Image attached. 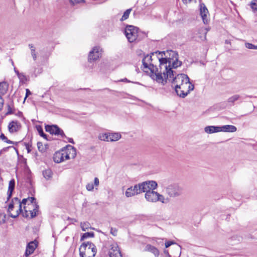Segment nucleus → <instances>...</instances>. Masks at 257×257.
<instances>
[{
	"mask_svg": "<svg viewBox=\"0 0 257 257\" xmlns=\"http://www.w3.org/2000/svg\"><path fill=\"white\" fill-rule=\"evenodd\" d=\"M147 184L144 182L135 185L134 187L131 186L128 188L125 192V195L126 197H131L136 195L143 193V191L146 189Z\"/></svg>",
	"mask_w": 257,
	"mask_h": 257,
	"instance_id": "nucleus-5",
	"label": "nucleus"
},
{
	"mask_svg": "<svg viewBox=\"0 0 257 257\" xmlns=\"http://www.w3.org/2000/svg\"><path fill=\"white\" fill-rule=\"evenodd\" d=\"M17 76L20 79V85L26 83V82L28 81V78L27 76L23 75V74L20 73L18 71Z\"/></svg>",
	"mask_w": 257,
	"mask_h": 257,
	"instance_id": "nucleus-25",
	"label": "nucleus"
},
{
	"mask_svg": "<svg viewBox=\"0 0 257 257\" xmlns=\"http://www.w3.org/2000/svg\"><path fill=\"white\" fill-rule=\"evenodd\" d=\"M29 47L30 49H31V51H32V49H35V47L32 44H29Z\"/></svg>",
	"mask_w": 257,
	"mask_h": 257,
	"instance_id": "nucleus-56",
	"label": "nucleus"
},
{
	"mask_svg": "<svg viewBox=\"0 0 257 257\" xmlns=\"http://www.w3.org/2000/svg\"><path fill=\"white\" fill-rule=\"evenodd\" d=\"M175 90L177 95L182 98H185L191 91L194 88L193 84L190 83V79H186L180 86L175 85L174 86Z\"/></svg>",
	"mask_w": 257,
	"mask_h": 257,
	"instance_id": "nucleus-3",
	"label": "nucleus"
},
{
	"mask_svg": "<svg viewBox=\"0 0 257 257\" xmlns=\"http://www.w3.org/2000/svg\"><path fill=\"white\" fill-rule=\"evenodd\" d=\"M31 92L30 91V90L29 89H26V95H25V97L24 98V101L23 102L24 103L25 101V100L26 99V98L31 94Z\"/></svg>",
	"mask_w": 257,
	"mask_h": 257,
	"instance_id": "nucleus-45",
	"label": "nucleus"
},
{
	"mask_svg": "<svg viewBox=\"0 0 257 257\" xmlns=\"http://www.w3.org/2000/svg\"><path fill=\"white\" fill-rule=\"evenodd\" d=\"M94 236V233L93 232H86L83 233L81 236V241L84 240L88 237H93Z\"/></svg>",
	"mask_w": 257,
	"mask_h": 257,
	"instance_id": "nucleus-29",
	"label": "nucleus"
},
{
	"mask_svg": "<svg viewBox=\"0 0 257 257\" xmlns=\"http://www.w3.org/2000/svg\"><path fill=\"white\" fill-rule=\"evenodd\" d=\"M36 200V199L34 197H29L28 201L30 202V204H28V209H30L32 207H35V205H37L36 203L34 204V201ZM35 203H36L35 202Z\"/></svg>",
	"mask_w": 257,
	"mask_h": 257,
	"instance_id": "nucleus-34",
	"label": "nucleus"
},
{
	"mask_svg": "<svg viewBox=\"0 0 257 257\" xmlns=\"http://www.w3.org/2000/svg\"><path fill=\"white\" fill-rule=\"evenodd\" d=\"M245 45V47L248 49L257 50V45H254L249 43H246Z\"/></svg>",
	"mask_w": 257,
	"mask_h": 257,
	"instance_id": "nucleus-40",
	"label": "nucleus"
},
{
	"mask_svg": "<svg viewBox=\"0 0 257 257\" xmlns=\"http://www.w3.org/2000/svg\"><path fill=\"white\" fill-rule=\"evenodd\" d=\"M109 257H122L120 251L117 244L113 245L109 251Z\"/></svg>",
	"mask_w": 257,
	"mask_h": 257,
	"instance_id": "nucleus-13",
	"label": "nucleus"
},
{
	"mask_svg": "<svg viewBox=\"0 0 257 257\" xmlns=\"http://www.w3.org/2000/svg\"><path fill=\"white\" fill-rule=\"evenodd\" d=\"M15 181L14 179H12L10 181L9 188L8 191V197L7 201L6 202L10 200L11 198L13 192L15 189Z\"/></svg>",
	"mask_w": 257,
	"mask_h": 257,
	"instance_id": "nucleus-17",
	"label": "nucleus"
},
{
	"mask_svg": "<svg viewBox=\"0 0 257 257\" xmlns=\"http://www.w3.org/2000/svg\"><path fill=\"white\" fill-rule=\"evenodd\" d=\"M167 194L171 198H177L183 193V188L177 183L169 185L166 188Z\"/></svg>",
	"mask_w": 257,
	"mask_h": 257,
	"instance_id": "nucleus-4",
	"label": "nucleus"
},
{
	"mask_svg": "<svg viewBox=\"0 0 257 257\" xmlns=\"http://www.w3.org/2000/svg\"><path fill=\"white\" fill-rule=\"evenodd\" d=\"M171 55V57L168 58V59H170L171 61V67L173 68H177L178 67L182 65V63L181 61L178 60V54L177 52L175 51H171V54L170 56Z\"/></svg>",
	"mask_w": 257,
	"mask_h": 257,
	"instance_id": "nucleus-10",
	"label": "nucleus"
},
{
	"mask_svg": "<svg viewBox=\"0 0 257 257\" xmlns=\"http://www.w3.org/2000/svg\"><path fill=\"white\" fill-rule=\"evenodd\" d=\"M22 116V112L21 111L17 112V116L21 117Z\"/></svg>",
	"mask_w": 257,
	"mask_h": 257,
	"instance_id": "nucleus-58",
	"label": "nucleus"
},
{
	"mask_svg": "<svg viewBox=\"0 0 257 257\" xmlns=\"http://www.w3.org/2000/svg\"><path fill=\"white\" fill-rule=\"evenodd\" d=\"M36 128H37V130L39 135L41 137H43L44 139H45V140H46L47 141L50 140V139L48 138L47 135L44 133L42 126L41 125H36Z\"/></svg>",
	"mask_w": 257,
	"mask_h": 257,
	"instance_id": "nucleus-23",
	"label": "nucleus"
},
{
	"mask_svg": "<svg viewBox=\"0 0 257 257\" xmlns=\"http://www.w3.org/2000/svg\"><path fill=\"white\" fill-rule=\"evenodd\" d=\"M144 183L147 184L146 189L143 191V192H146L145 197L146 200L151 202H157L158 193L154 191L157 187V182L155 181H147L144 182Z\"/></svg>",
	"mask_w": 257,
	"mask_h": 257,
	"instance_id": "nucleus-2",
	"label": "nucleus"
},
{
	"mask_svg": "<svg viewBox=\"0 0 257 257\" xmlns=\"http://www.w3.org/2000/svg\"><path fill=\"white\" fill-rule=\"evenodd\" d=\"M4 105V100L1 96H0V110L3 107Z\"/></svg>",
	"mask_w": 257,
	"mask_h": 257,
	"instance_id": "nucleus-51",
	"label": "nucleus"
},
{
	"mask_svg": "<svg viewBox=\"0 0 257 257\" xmlns=\"http://www.w3.org/2000/svg\"><path fill=\"white\" fill-rule=\"evenodd\" d=\"M31 55L34 60H36L37 59V54L35 51V49H32L31 51Z\"/></svg>",
	"mask_w": 257,
	"mask_h": 257,
	"instance_id": "nucleus-48",
	"label": "nucleus"
},
{
	"mask_svg": "<svg viewBox=\"0 0 257 257\" xmlns=\"http://www.w3.org/2000/svg\"><path fill=\"white\" fill-rule=\"evenodd\" d=\"M70 3L72 5H75V4H77L79 3H80L81 2H82L84 1V0H69Z\"/></svg>",
	"mask_w": 257,
	"mask_h": 257,
	"instance_id": "nucleus-44",
	"label": "nucleus"
},
{
	"mask_svg": "<svg viewBox=\"0 0 257 257\" xmlns=\"http://www.w3.org/2000/svg\"><path fill=\"white\" fill-rule=\"evenodd\" d=\"M37 147L39 151L42 152L43 151V144L41 142L37 143Z\"/></svg>",
	"mask_w": 257,
	"mask_h": 257,
	"instance_id": "nucleus-46",
	"label": "nucleus"
},
{
	"mask_svg": "<svg viewBox=\"0 0 257 257\" xmlns=\"http://www.w3.org/2000/svg\"><path fill=\"white\" fill-rule=\"evenodd\" d=\"M0 138L3 140L4 141V142L8 143V144H14L15 143L8 140V138L5 136L4 134H2L1 135H0Z\"/></svg>",
	"mask_w": 257,
	"mask_h": 257,
	"instance_id": "nucleus-37",
	"label": "nucleus"
},
{
	"mask_svg": "<svg viewBox=\"0 0 257 257\" xmlns=\"http://www.w3.org/2000/svg\"><path fill=\"white\" fill-rule=\"evenodd\" d=\"M81 228L83 231H85L90 227V224L88 222H81Z\"/></svg>",
	"mask_w": 257,
	"mask_h": 257,
	"instance_id": "nucleus-36",
	"label": "nucleus"
},
{
	"mask_svg": "<svg viewBox=\"0 0 257 257\" xmlns=\"http://www.w3.org/2000/svg\"><path fill=\"white\" fill-rule=\"evenodd\" d=\"M45 127L46 131L51 135L60 136L62 138H66L63 131L56 124H47Z\"/></svg>",
	"mask_w": 257,
	"mask_h": 257,
	"instance_id": "nucleus-8",
	"label": "nucleus"
},
{
	"mask_svg": "<svg viewBox=\"0 0 257 257\" xmlns=\"http://www.w3.org/2000/svg\"><path fill=\"white\" fill-rule=\"evenodd\" d=\"M24 210H25L24 211H23V210L22 209V212H20V213H21L22 216L23 217H24L25 218L30 219V216H29L30 212H29V210H27V208L28 209V206H24Z\"/></svg>",
	"mask_w": 257,
	"mask_h": 257,
	"instance_id": "nucleus-31",
	"label": "nucleus"
},
{
	"mask_svg": "<svg viewBox=\"0 0 257 257\" xmlns=\"http://www.w3.org/2000/svg\"><path fill=\"white\" fill-rule=\"evenodd\" d=\"M68 219L71 220H72V221H75V222H76V221H77L76 219H74V218H70L69 217V218H68Z\"/></svg>",
	"mask_w": 257,
	"mask_h": 257,
	"instance_id": "nucleus-59",
	"label": "nucleus"
},
{
	"mask_svg": "<svg viewBox=\"0 0 257 257\" xmlns=\"http://www.w3.org/2000/svg\"><path fill=\"white\" fill-rule=\"evenodd\" d=\"M146 250L153 253L156 257H158L159 255V250L155 246L147 244L146 246Z\"/></svg>",
	"mask_w": 257,
	"mask_h": 257,
	"instance_id": "nucleus-19",
	"label": "nucleus"
},
{
	"mask_svg": "<svg viewBox=\"0 0 257 257\" xmlns=\"http://www.w3.org/2000/svg\"><path fill=\"white\" fill-rule=\"evenodd\" d=\"M164 253H165L166 255H167V256H168L169 257H171L170 255V254H169V253L168 250H165L164 251Z\"/></svg>",
	"mask_w": 257,
	"mask_h": 257,
	"instance_id": "nucleus-57",
	"label": "nucleus"
},
{
	"mask_svg": "<svg viewBox=\"0 0 257 257\" xmlns=\"http://www.w3.org/2000/svg\"><path fill=\"white\" fill-rule=\"evenodd\" d=\"M79 254L80 257H90V254L88 255L86 253V250H84V248H81V245L79 248Z\"/></svg>",
	"mask_w": 257,
	"mask_h": 257,
	"instance_id": "nucleus-33",
	"label": "nucleus"
},
{
	"mask_svg": "<svg viewBox=\"0 0 257 257\" xmlns=\"http://www.w3.org/2000/svg\"><path fill=\"white\" fill-rule=\"evenodd\" d=\"M17 130H18L19 128V126H21V125L20 124H18V123L17 122Z\"/></svg>",
	"mask_w": 257,
	"mask_h": 257,
	"instance_id": "nucleus-60",
	"label": "nucleus"
},
{
	"mask_svg": "<svg viewBox=\"0 0 257 257\" xmlns=\"http://www.w3.org/2000/svg\"><path fill=\"white\" fill-rule=\"evenodd\" d=\"M62 153L65 160H69L70 159L69 154L68 153V150L65 148L62 149Z\"/></svg>",
	"mask_w": 257,
	"mask_h": 257,
	"instance_id": "nucleus-38",
	"label": "nucleus"
},
{
	"mask_svg": "<svg viewBox=\"0 0 257 257\" xmlns=\"http://www.w3.org/2000/svg\"><path fill=\"white\" fill-rule=\"evenodd\" d=\"M66 138L68 140V142H69L70 143H71L72 144H75V143L73 141V139L72 138H67V137H66Z\"/></svg>",
	"mask_w": 257,
	"mask_h": 257,
	"instance_id": "nucleus-52",
	"label": "nucleus"
},
{
	"mask_svg": "<svg viewBox=\"0 0 257 257\" xmlns=\"http://www.w3.org/2000/svg\"><path fill=\"white\" fill-rule=\"evenodd\" d=\"M240 98V96L238 94H235L230 97H229L227 99V102L228 103H231L232 105L234 104L235 101L238 100Z\"/></svg>",
	"mask_w": 257,
	"mask_h": 257,
	"instance_id": "nucleus-27",
	"label": "nucleus"
},
{
	"mask_svg": "<svg viewBox=\"0 0 257 257\" xmlns=\"http://www.w3.org/2000/svg\"><path fill=\"white\" fill-rule=\"evenodd\" d=\"M152 56L147 55L143 60L142 63L145 69L150 71L151 77L159 83L165 85L167 79L171 78L174 71L171 67V61L168 58H164L165 51H156L151 53Z\"/></svg>",
	"mask_w": 257,
	"mask_h": 257,
	"instance_id": "nucleus-1",
	"label": "nucleus"
},
{
	"mask_svg": "<svg viewBox=\"0 0 257 257\" xmlns=\"http://www.w3.org/2000/svg\"><path fill=\"white\" fill-rule=\"evenodd\" d=\"M17 155H19V153H18V151H17Z\"/></svg>",
	"mask_w": 257,
	"mask_h": 257,
	"instance_id": "nucleus-62",
	"label": "nucleus"
},
{
	"mask_svg": "<svg viewBox=\"0 0 257 257\" xmlns=\"http://www.w3.org/2000/svg\"><path fill=\"white\" fill-rule=\"evenodd\" d=\"M189 78L187 75L183 73L176 74L175 71H174L173 75L172 76L171 78H169V79H167V81H169L171 82L174 85V86L178 85L180 86L185 82V80Z\"/></svg>",
	"mask_w": 257,
	"mask_h": 257,
	"instance_id": "nucleus-7",
	"label": "nucleus"
},
{
	"mask_svg": "<svg viewBox=\"0 0 257 257\" xmlns=\"http://www.w3.org/2000/svg\"><path fill=\"white\" fill-rule=\"evenodd\" d=\"M120 81H122V82H127V83H130V82H133H133H132L131 81H130L129 80H128L126 78H124V79H122L120 80ZM135 83H138L137 82H135Z\"/></svg>",
	"mask_w": 257,
	"mask_h": 257,
	"instance_id": "nucleus-53",
	"label": "nucleus"
},
{
	"mask_svg": "<svg viewBox=\"0 0 257 257\" xmlns=\"http://www.w3.org/2000/svg\"><path fill=\"white\" fill-rule=\"evenodd\" d=\"M109 142H114L121 138V135L118 133H109Z\"/></svg>",
	"mask_w": 257,
	"mask_h": 257,
	"instance_id": "nucleus-20",
	"label": "nucleus"
},
{
	"mask_svg": "<svg viewBox=\"0 0 257 257\" xmlns=\"http://www.w3.org/2000/svg\"><path fill=\"white\" fill-rule=\"evenodd\" d=\"M43 175L46 180H49L52 177V172L50 169H46L43 171Z\"/></svg>",
	"mask_w": 257,
	"mask_h": 257,
	"instance_id": "nucleus-26",
	"label": "nucleus"
},
{
	"mask_svg": "<svg viewBox=\"0 0 257 257\" xmlns=\"http://www.w3.org/2000/svg\"><path fill=\"white\" fill-rule=\"evenodd\" d=\"M17 69L16 67H14V71L15 72H16Z\"/></svg>",
	"mask_w": 257,
	"mask_h": 257,
	"instance_id": "nucleus-61",
	"label": "nucleus"
},
{
	"mask_svg": "<svg viewBox=\"0 0 257 257\" xmlns=\"http://www.w3.org/2000/svg\"><path fill=\"white\" fill-rule=\"evenodd\" d=\"M9 130L11 133L16 132V122L12 121L9 125Z\"/></svg>",
	"mask_w": 257,
	"mask_h": 257,
	"instance_id": "nucleus-30",
	"label": "nucleus"
},
{
	"mask_svg": "<svg viewBox=\"0 0 257 257\" xmlns=\"http://www.w3.org/2000/svg\"><path fill=\"white\" fill-rule=\"evenodd\" d=\"M139 33V28L133 25H127L124 30L125 35L130 43L138 39Z\"/></svg>",
	"mask_w": 257,
	"mask_h": 257,
	"instance_id": "nucleus-6",
	"label": "nucleus"
},
{
	"mask_svg": "<svg viewBox=\"0 0 257 257\" xmlns=\"http://www.w3.org/2000/svg\"><path fill=\"white\" fill-rule=\"evenodd\" d=\"M91 254V252H89V254L88 255H90Z\"/></svg>",
	"mask_w": 257,
	"mask_h": 257,
	"instance_id": "nucleus-63",
	"label": "nucleus"
},
{
	"mask_svg": "<svg viewBox=\"0 0 257 257\" xmlns=\"http://www.w3.org/2000/svg\"><path fill=\"white\" fill-rule=\"evenodd\" d=\"M175 244V242L173 241H168L165 242V247L166 248H168L171 245Z\"/></svg>",
	"mask_w": 257,
	"mask_h": 257,
	"instance_id": "nucleus-47",
	"label": "nucleus"
},
{
	"mask_svg": "<svg viewBox=\"0 0 257 257\" xmlns=\"http://www.w3.org/2000/svg\"><path fill=\"white\" fill-rule=\"evenodd\" d=\"M250 7L254 11H257V0H254L250 3Z\"/></svg>",
	"mask_w": 257,
	"mask_h": 257,
	"instance_id": "nucleus-41",
	"label": "nucleus"
},
{
	"mask_svg": "<svg viewBox=\"0 0 257 257\" xmlns=\"http://www.w3.org/2000/svg\"><path fill=\"white\" fill-rule=\"evenodd\" d=\"M117 230L116 228H113L112 227L111 228L110 233L114 236H116L117 235Z\"/></svg>",
	"mask_w": 257,
	"mask_h": 257,
	"instance_id": "nucleus-49",
	"label": "nucleus"
},
{
	"mask_svg": "<svg viewBox=\"0 0 257 257\" xmlns=\"http://www.w3.org/2000/svg\"><path fill=\"white\" fill-rule=\"evenodd\" d=\"M8 89V84L6 82H0V96L5 94Z\"/></svg>",
	"mask_w": 257,
	"mask_h": 257,
	"instance_id": "nucleus-22",
	"label": "nucleus"
},
{
	"mask_svg": "<svg viewBox=\"0 0 257 257\" xmlns=\"http://www.w3.org/2000/svg\"><path fill=\"white\" fill-rule=\"evenodd\" d=\"M99 47H94L92 50L89 52L88 57V60L89 62L95 61L101 56V53L99 52Z\"/></svg>",
	"mask_w": 257,
	"mask_h": 257,
	"instance_id": "nucleus-11",
	"label": "nucleus"
},
{
	"mask_svg": "<svg viewBox=\"0 0 257 257\" xmlns=\"http://www.w3.org/2000/svg\"><path fill=\"white\" fill-rule=\"evenodd\" d=\"M220 132L233 133L236 131V126L232 125H224L220 126Z\"/></svg>",
	"mask_w": 257,
	"mask_h": 257,
	"instance_id": "nucleus-18",
	"label": "nucleus"
},
{
	"mask_svg": "<svg viewBox=\"0 0 257 257\" xmlns=\"http://www.w3.org/2000/svg\"><path fill=\"white\" fill-rule=\"evenodd\" d=\"M109 133H103L99 134L98 138L101 141L109 142Z\"/></svg>",
	"mask_w": 257,
	"mask_h": 257,
	"instance_id": "nucleus-28",
	"label": "nucleus"
},
{
	"mask_svg": "<svg viewBox=\"0 0 257 257\" xmlns=\"http://www.w3.org/2000/svg\"><path fill=\"white\" fill-rule=\"evenodd\" d=\"M81 248H84V250H86L87 254H89V252H91L90 257H94L97 252L95 245L89 241L83 242L81 244Z\"/></svg>",
	"mask_w": 257,
	"mask_h": 257,
	"instance_id": "nucleus-9",
	"label": "nucleus"
},
{
	"mask_svg": "<svg viewBox=\"0 0 257 257\" xmlns=\"http://www.w3.org/2000/svg\"><path fill=\"white\" fill-rule=\"evenodd\" d=\"M220 126H207L204 128L205 132L207 134H212L214 133H218L220 132Z\"/></svg>",
	"mask_w": 257,
	"mask_h": 257,
	"instance_id": "nucleus-16",
	"label": "nucleus"
},
{
	"mask_svg": "<svg viewBox=\"0 0 257 257\" xmlns=\"http://www.w3.org/2000/svg\"><path fill=\"white\" fill-rule=\"evenodd\" d=\"M99 185V179L97 177H95L94 180V186H97Z\"/></svg>",
	"mask_w": 257,
	"mask_h": 257,
	"instance_id": "nucleus-50",
	"label": "nucleus"
},
{
	"mask_svg": "<svg viewBox=\"0 0 257 257\" xmlns=\"http://www.w3.org/2000/svg\"><path fill=\"white\" fill-rule=\"evenodd\" d=\"M157 201H160L163 203H166L168 202V199H166L164 196L158 193L157 196Z\"/></svg>",
	"mask_w": 257,
	"mask_h": 257,
	"instance_id": "nucleus-35",
	"label": "nucleus"
},
{
	"mask_svg": "<svg viewBox=\"0 0 257 257\" xmlns=\"http://www.w3.org/2000/svg\"><path fill=\"white\" fill-rule=\"evenodd\" d=\"M132 10V9H127L124 12L123 15H122L121 18L120 19V21H123L126 20L128 18Z\"/></svg>",
	"mask_w": 257,
	"mask_h": 257,
	"instance_id": "nucleus-32",
	"label": "nucleus"
},
{
	"mask_svg": "<svg viewBox=\"0 0 257 257\" xmlns=\"http://www.w3.org/2000/svg\"><path fill=\"white\" fill-rule=\"evenodd\" d=\"M200 14L204 24H207L208 22V11L204 4H200Z\"/></svg>",
	"mask_w": 257,
	"mask_h": 257,
	"instance_id": "nucleus-12",
	"label": "nucleus"
},
{
	"mask_svg": "<svg viewBox=\"0 0 257 257\" xmlns=\"http://www.w3.org/2000/svg\"><path fill=\"white\" fill-rule=\"evenodd\" d=\"M53 160L55 163H59L64 161L62 149L61 151L56 152L53 156Z\"/></svg>",
	"mask_w": 257,
	"mask_h": 257,
	"instance_id": "nucleus-15",
	"label": "nucleus"
},
{
	"mask_svg": "<svg viewBox=\"0 0 257 257\" xmlns=\"http://www.w3.org/2000/svg\"><path fill=\"white\" fill-rule=\"evenodd\" d=\"M19 211L20 212H22V205H26V203L28 201V198H25V199H23L22 201V202H20V200H19Z\"/></svg>",
	"mask_w": 257,
	"mask_h": 257,
	"instance_id": "nucleus-39",
	"label": "nucleus"
},
{
	"mask_svg": "<svg viewBox=\"0 0 257 257\" xmlns=\"http://www.w3.org/2000/svg\"><path fill=\"white\" fill-rule=\"evenodd\" d=\"M37 246V241H34L29 242L27 246L26 250L25 251L26 256H28L30 254L33 253Z\"/></svg>",
	"mask_w": 257,
	"mask_h": 257,
	"instance_id": "nucleus-14",
	"label": "nucleus"
},
{
	"mask_svg": "<svg viewBox=\"0 0 257 257\" xmlns=\"http://www.w3.org/2000/svg\"><path fill=\"white\" fill-rule=\"evenodd\" d=\"M94 188V185L92 183H88L86 185V189L88 191H92Z\"/></svg>",
	"mask_w": 257,
	"mask_h": 257,
	"instance_id": "nucleus-43",
	"label": "nucleus"
},
{
	"mask_svg": "<svg viewBox=\"0 0 257 257\" xmlns=\"http://www.w3.org/2000/svg\"><path fill=\"white\" fill-rule=\"evenodd\" d=\"M33 209L31 210H29L30 216V219H32L35 216H37V213L38 212V209H39V205H35V207H32Z\"/></svg>",
	"mask_w": 257,
	"mask_h": 257,
	"instance_id": "nucleus-24",
	"label": "nucleus"
},
{
	"mask_svg": "<svg viewBox=\"0 0 257 257\" xmlns=\"http://www.w3.org/2000/svg\"><path fill=\"white\" fill-rule=\"evenodd\" d=\"M31 147V146L29 145V144L26 145V149L27 150L28 153H30L31 151L30 149Z\"/></svg>",
	"mask_w": 257,
	"mask_h": 257,
	"instance_id": "nucleus-54",
	"label": "nucleus"
},
{
	"mask_svg": "<svg viewBox=\"0 0 257 257\" xmlns=\"http://www.w3.org/2000/svg\"><path fill=\"white\" fill-rule=\"evenodd\" d=\"M192 0H182V2L184 4H187L188 3L191 2Z\"/></svg>",
	"mask_w": 257,
	"mask_h": 257,
	"instance_id": "nucleus-55",
	"label": "nucleus"
},
{
	"mask_svg": "<svg viewBox=\"0 0 257 257\" xmlns=\"http://www.w3.org/2000/svg\"><path fill=\"white\" fill-rule=\"evenodd\" d=\"M14 200H16V197H14L12 199V202H11L9 205H8V215L14 218H16V215H13L11 213V211L14 209Z\"/></svg>",
	"mask_w": 257,
	"mask_h": 257,
	"instance_id": "nucleus-21",
	"label": "nucleus"
},
{
	"mask_svg": "<svg viewBox=\"0 0 257 257\" xmlns=\"http://www.w3.org/2000/svg\"><path fill=\"white\" fill-rule=\"evenodd\" d=\"M6 218V215L3 213H0V224L5 222Z\"/></svg>",
	"mask_w": 257,
	"mask_h": 257,
	"instance_id": "nucleus-42",
	"label": "nucleus"
}]
</instances>
